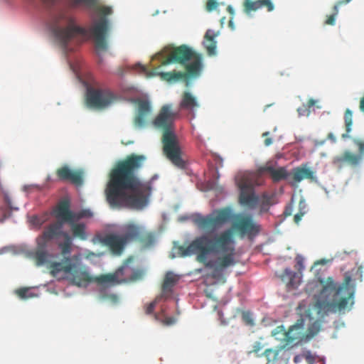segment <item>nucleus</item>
I'll return each instance as SVG.
<instances>
[{"label": "nucleus", "mask_w": 364, "mask_h": 364, "mask_svg": "<svg viewBox=\"0 0 364 364\" xmlns=\"http://www.w3.org/2000/svg\"><path fill=\"white\" fill-rule=\"evenodd\" d=\"M233 230L241 235H255L260 228L251 216H243L233 223L232 229L215 236L197 237L188 246H180L178 252L183 257L196 254L197 261L208 268L223 270L232 267L237 263Z\"/></svg>", "instance_id": "obj_1"}, {"label": "nucleus", "mask_w": 364, "mask_h": 364, "mask_svg": "<svg viewBox=\"0 0 364 364\" xmlns=\"http://www.w3.org/2000/svg\"><path fill=\"white\" fill-rule=\"evenodd\" d=\"M145 159L143 155L131 154L112 169L105 191L112 206L141 208L147 204L151 186L136 175Z\"/></svg>", "instance_id": "obj_2"}, {"label": "nucleus", "mask_w": 364, "mask_h": 364, "mask_svg": "<svg viewBox=\"0 0 364 364\" xmlns=\"http://www.w3.org/2000/svg\"><path fill=\"white\" fill-rule=\"evenodd\" d=\"M51 255L46 251H38L35 255L36 264L46 265L50 274L58 279H68L72 284L82 287L94 282L100 285L112 287L126 282L124 275V266L118 268L114 272L92 277L87 267L83 265L76 255L64 257L60 262H51Z\"/></svg>", "instance_id": "obj_3"}, {"label": "nucleus", "mask_w": 364, "mask_h": 364, "mask_svg": "<svg viewBox=\"0 0 364 364\" xmlns=\"http://www.w3.org/2000/svg\"><path fill=\"white\" fill-rule=\"evenodd\" d=\"M351 282V277L348 274L339 284L331 277L326 279L319 278L307 284L306 291L312 294L315 288L319 289L318 294H314L319 314L342 311L350 309L354 304L355 287Z\"/></svg>", "instance_id": "obj_4"}, {"label": "nucleus", "mask_w": 364, "mask_h": 364, "mask_svg": "<svg viewBox=\"0 0 364 364\" xmlns=\"http://www.w3.org/2000/svg\"><path fill=\"white\" fill-rule=\"evenodd\" d=\"M178 116L177 112L172 109V105H163L151 124L162 132L161 142L163 152L166 157L176 167L184 168L186 161L178 137L175 133V121Z\"/></svg>", "instance_id": "obj_5"}, {"label": "nucleus", "mask_w": 364, "mask_h": 364, "mask_svg": "<svg viewBox=\"0 0 364 364\" xmlns=\"http://www.w3.org/2000/svg\"><path fill=\"white\" fill-rule=\"evenodd\" d=\"M161 60V65L165 66L172 63H177L186 66V73L177 72H161L159 73L160 77L167 82H176L186 78L187 76H198L202 69V55L195 52L186 45H181L173 48L169 55L164 58L163 53L158 54Z\"/></svg>", "instance_id": "obj_6"}, {"label": "nucleus", "mask_w": 364, "mask_h": 364, "mask_svg": "<svg viewBox=\"0 0 364 364\" xmlns=\"http://www.w3.org/2000/svg\"><path fill=\"white\" fill-rule=\"evenodd\" d=\"M99 0H70L72 7L85 6L90 9H95L102 16L90 28V33L95 39V47L97 50H106L107 49V37L109 30V22L107 16L112 14L110 6H97Z\"/></svg>", "instance_id": "obj_7"}, {"label": "nucleus", "mask_w": 364, "mask_h": 364, "mask_svg": "<svg viewBox=\"0 0 364 364\" xmlns=\"http://www.w3.org/2000/svg\"><path fill=\"white\" fill-rule=\"evenodd\" d=\"M53 33L60 46L67 50L68 43L76 36H86L87 30L76 25L75 18L68 11H60L53 19Z\"/></svg>", "instance_id": "obj_8"}, {"label": "nucleus", "mask_w": 364, "mask_h": 364, "mask_svg": "<svg viewBox=\"0 0 364 364\" xmlns=\"http://www.w3.org/2000/svg\"><path fill=\"white\" fill-rule=\"evenodd\" d=\"M234 217L232 210L230 207L215 210L206 216L198 215L195 223L203 230H215L230 222Z\"/></svg>", "instance_id": "obj_9"}, {"label": "nucleus", "mask_w": 364, "mask_h": 364, "mask_svg": "<svg viewBox=\"0 0 364 364\" xmlns=\"http://www.w3.org/2000/svg\"><path fill=\"white\" fill-rule=\"evenodd\" d=\"M102 242L114 255H121L125 247L131 243L128 223L123 225L120 235L108 234L104 237Z\"/></svg>", "instance_id": "obj_10"}, {"label": "nucleus", "mask_w": 364, "mask_h": 364, "mask_svg": "<svg viewBox=\"0 0 364 364\" xmlns=\"http://www.w3.org/2000/svg\"><path fill=\"white\" fill-rule=\"evenodd\" d=\"M353 142L358 146V153L354 154L350 151H345L341 155L333 158V163L338 167L345 165L357 166L362 161L364 156V140L359 138H353Z\"/></svg>", "instance_id": "obj_11"}, {"label": "nucleus", "mask_w": 364, "mask_h": 364, "mask_svg": "<svg viewBox=\"0 0 364 364\" xmlns=\"http://www.w3.org/2000/svg\"><path fill=\"white\" fill-rule=\"evenodd\" d=\"M130 241L137 242L143 248H150L156 242V235L154 232L145 230V228L134 223H128Z\"/></svg>", "instance_id": "obj_12"}, {"label": "nucleus", "mask_w": 364, "mask_h": 364, "mask_svg": "<svg viewBox=\"0 0 364 364\" xmlns=\"http://www.w3.org/2000/svg\"><path fill=\"white\" fill-rule=\"evenodd\" d=\"M115 99V95L109 90H87V102L90 107L103 109L111 105Z\"/></svg>", "instance_id": "obj_13"}, {"label": "nucleus", "mask_w": 364, "mask_h": 364, "mask_svg": "<svg viewBox=\"0 0 364 364\" xmlns=\"http://www.w3.org/2000/svg\"><path fill=\"white\" fill-rule=\"evenodd\" d=\"M237 184L240 189V203L247 208H254L259 202V198L254 193H248L252 189L251 183L245 178H237Z\"/></svg>", "instance_id": "obj_14"}, {"label": "nucleus", "mask_w": 364, "mask_h": 364, "mask_svg": "<svg viewBox=\"0 0 364 364\" xmlns=\"http://www.w3.org/2000/svg\"><path fill=\"white\" fill-rule=\"evenodd\" d=\"M136 105V113L134 119V124L137 128L145 126L148 117L151 113V103L148 100L136 99L134 101Z\"/></svg>", "instance_id": "obj_15"}, {"label": "nucleus", "mask_w": 364, "mask_h": 364, "mask_svg": "<svg viewBox=\"0 0 364 364\" xmlns=\"http://www.w3.org/2000/svg\"><path fill=\"white\" fill-rule=\"evenodd\" d=\"M272 336L278 340H282L284 344L280 347V350L286 347L293 346L295 341L299 338V333L292 334V329L286 331L283 326L276 327L272 332Z\"/></svg>", "instance_id": "obj_16"}, {"label": "nucleus", "mask_w": 364, "mask_h": 364, "mask_svg": "<svg viewBox=\"0 0 364 364\" xmlns=\"http://www.w3.org/2000/svg\"><path fill=\"white\" fill-rule=\"evenodd\" d=\"M275 165L276 163L273 164L272 162H268L264 166H260L258 168V172L260 174L269 173L274 182H279L282 180L286 179L289 175L286 168L279 167L276 168Z\"/></svg>", "instance_id": "obj_17"}, {"label": "nucleus", "mask_w": 364, "mask_h": 364, "mask_svg": "<svg viewBox=\"0 0 364 364\" xmlns=\"http://www.w3.org/2000/svg\"><path fill=\"white\" fill-rule=\"evenodd\" d=\"M56 174L60 180L69 181L76 186L82 184V173L80 171H73L68 166L59 168Z\"/></svg>", "instance_id": "obj_18"}, {"label": "nucleus", "mask_w": 364, "mask_h": 364, "mask_svg": "<svg viewBox=\"0 0 364 364\" xmlns=\"http://www.w3.org/2000/svg\"><path fill=\"white\" fill-rule=\"evenodd\" d=\"M262 7H266L269 12L272 11L274 9L271 0H245L243 2V10L247 15Z\"/></svg>", "instance_id": "obj_19"}, {"label": "nucleus", "mask_w": 364, "mask_h": 364, "mask_svg": "<svg viewBox=\"0 0 364 364\" xmlns=\"http://www.w3.org/2000/svg\"><path fill=\"white\" fill-rule=\"evenodd\" d=\"M63 222L57 221L50 224L43 232L41 240L44 243L56 238L59 236H63L65 232L63 231Z\"/></svg>", "instance_id": "obj_20"}, {"label": "nucleus", "mask_w": 364, "mask_h": 364, "mask_svg": "<svg viewBox=\"0 0 364 364\" xmlns=\"http://www.w3.org/2000/svg\"><path fill=\"white\" fill-rule=\"evenodd\" d=\"M292 178L295 183H299L304 179H309L311 181H315L316 178L314 176V172L306 166L296 167L292 170Z\"/></svg>", "instance_id": "obj_21"}, {"label": "nucleus", "mask_w": 364, "mask_h": 364, "mask_svg": "<svg viewBox=\"0 0 364 364\" xmlns=\"http://www.w3.org/2000/svg\"><path fill=\"white\" fill-rule=\"evenodd\" d=\"M56 218L60 219V222H68L71 223L75 220V214L70 210V205L67 201L62 202L56 209Z\"/></svg>", "instance_id": "obj_22"}, {"label": "nucleus", "mask_w": 364, "mask_h": 364, "mask_svg": "<svg viewBox=\"0 0 364 364\" xmlns=\"http://www.w3.org/2000/svg\"><path fill=\"white\" fill-rule=\"evenodd\" d=\"M198 107H199V103L197 98L191 92H184L179 103L180 109L193 112Z\"/></svg>", "instance_id": "obj_23"}, {"label": "nucleus", "mask_w": 364, "mask_h": 364, "mask_svg": "<svg viewBox=\"0 0 364 364\" xmlns=\"http://www.w3.org/2000/svg\"><path fill=\"white\" fill-rule=\"evenodd\" d=\"M217 36L218 33L210 29H208L205 34L203 44L210 55L215 54L217 42L215 38Z\"/></svg>", "instance_id": "obj_24"}, {"label": "nucleus", "mask_w": 364, "mask_h": 364, "mask_svg": "<svg viewBox=\"0 0 364 364\" xmlns=\"http://www.w3.org/2000/svg\"><path fill=\"white\" fill-rule=\"evenodd\" d=\"M344 123L346 132L342 134L341 137L343 139L350 138V133L352 131L353 126V112L350 109H346L344 112Z\"/></svg>", "instance_id": "obj_25"}, {"label": "nucleus", "mask_w": 364, "mask_h": 364, "mask_svg": "<svg viewBox=\"0 0 364 364\" xmlns=\"http://www.w3.org/2000/svg\"><path fill=\"white\" fill-rule=\"evenodd\" d=\"M178 280V277L173 272H167L162 284L163 291H171L172 288L176 284Z\"/></svg>", "instance_id": "obj_26"}, {"label": "nucleus", "mask_w": 364, "mask_h": 364, "mask_svg": "<svg viewBox=\"0 0 364 364\" xmlns=\"http://www.w3.org/2000/svg\"><path fill=\"white\" fill-rule=\"evenodd\" d=\"M70 224L73 236L81 240H85L87 237L85 225L83 223H73V222Z\"/></svg>", "instance_id": "obj_27"}, {"label": "nucleus", "mask_w": 364, "mask_h": 364, "mask_svg": "<svg viewBox=\"0 0 364 364\" xmlns=\"http://www.w3.org/2000/svg\"><path fill=\"white\" fill-rule=\"evenodd\" d=\"M350 1L351 0H340L337 1L333 8V13L331 15L327 16L325 24L333 26L336 23V17L338 14V7L342 5L348 4Z\"/></svg>", "instance_id": "obj_28"}, {"label": "nucleus", "mask_w": 364, "mask_h": 364, "mask_svg": "<svg viewBox=\"0 0 364 364\" xmlns=\"http://www.w3.org/2000/svg\"><path fill=\"white\" fill-rule=\"evenodd\" d=\"M296 278V273L292 272L289 269H285L282 277L283 281H287V286L291 289H296L299 285V283H296L294 281Z\"/></svg>", "instance_id": "obj_29"}, {"label": "nucleus", "mask_w": 364, "mask_h": 364, "mask_svg": "<svg viewBox=\"0 0 364 364\" xmlns=\"http://www.w3.org/2000/svg\"><path fill=\"white\" fill-rule=\"evenodd\" d=\"M63 237H64V241L59 243L58 246L61 250L62 254L66 255L71 252L72 239L67 232L63 233Z\"/></svg>", "instance_id": "obj_30"}, {"label": "nucleus", "mask_w": 364, "mask_h": 364, "mask_svg": "<svg viewBox=\"0 0 364 364\" xmlns=\"http://www.w3.org/2000/svg\"><path fill=\"white\" fill-rule=\"evenodd\" d=\"M316 103V100L309 99L306 104H303L297 109L299 116H309L311 113L310 109L314 107Z\"/></svg>", "instance_id": "obj_31"}, {"label": "nucleus", "mask_w": 364, "mask_h": 364, "mask_svg": "<svg viewBox=\"0 0 364 364\" xmlns=\"http://www.w3.org/2000/svg\"><path fill=\"white\" fill-rule=\"evenodd\" d=\"M304 325V319L300 318L297 320L296 323L294 325L289 328V329H292V334H294L295 333H299V338L295 341V343H297L299 341H302L303 338H304V335L303 333Z\"/></svg>", "instance_id": "obj_32"}, {"label": "nucleus", "mask_w": 364, "mask_h": 364, "mask_svg": "<svg viewBox=\"0 0 364 364\" xmlns=\"http://www.w3.org/2000/svg\"><path fill=\"white\" fill-rule=\"evenodd\" d=\"M47 220V215L43 216H37L33 215L31 217H28V223L33 226V228H39Z\"/></svg>", "instance_id": "obj_33"}, {"label": "nucleus", "mask_w": 364, "mask_h": 364, "mask_svg": "<svg viewBox=\"0 0 364 364\" xmlns=\"http://www.w3.org/2000/svg\"><path fill=\"white\" fill-rule=\"evenodd\" d=\"M273 198V196L269 195L267 193H264L262 195V201H261V212H265L268 210L269 206L272 203V200Z\"/></svg>", "instance_id": "obj_34"}, {"label": "nucleus", "mask_w": 364, "mask_h": 364, "mask_svg": "<svg viewBox=\"0 0 364 364\" xmlns=\"http://www.w3.org/2000/svg\"><path fill=\"white\" fill-rule=\"evenodd\" d=\"M279 351V350L268 348L262 355L266 357L268 362L275 361L277 359Z\"/></svg>", "instance_id": "obj_35"}, {"label": "nucleus", "mask_w": 364, "mask_h": 364, "mask_svg": "<svg viewBox=\"0 0 364 364\" xmlns=\"http://www.w3.org/2000/svg\"><path fill=\"white\" fill-rule=\"evenodd\" d=\"M22 249L21 247H16V246H6L3 247L0 250V253H11V255H18L21 253Z\"/></svg>", "instance_id": "obj_36"}, {"label": "nucleus", "mask_w": 364, "mask_h": 364, "mask_svg": "<svg viewBox=\"0 0 364 364\" xmlns=\"http://www.w3.org/2000/svg\"><path fill=\"white\" fill-rule=\"evenodd\" d=\"M320 331V324L316 321L308 328V333L306 336V338H311L316 335Z\"/></svg>", "instance_id": "obj_37"}, {"label": "nucleus", "mask_w": 364, "mask_h": 364, "mask_svg": "<svg viewBox=\"0 0 364 364\" xmlns=\"http://www.w3.org/2000/svg\"><path fill=\"white\" fill-rule=\"evenodd\" d=\"M218 5V3L217 2V0H207L205 8L206 10L210 12L215 10Z\"/></svg>", "instance_id": "obj_38"}, {"label": "nucleus", "mask_w": 364, "mask_h": 364, "mask_svg": "<svg viewBox=\"0 0 364 364\" xmlns=\"http://www.w3.org/2000/svg\"><path fill=\"white\" fill-rule=\"evenodd\" d=\"M103 298L109 300L113 304H117L119 302V297L114 294H106Z\"/></svg>", "instance_id": "obj_39"}, {"label": "nucleus", "mask_w": 364, "mask_h": 364, "mask_svg": "<svg viewBox=\"0 0 364 364\" xmlns=\"http://www.w3.org/2000/svg\"><path fill=\"white\" fill-rule=\"evenodd\" d=\"M262 348H263V346L262 345V343L260 342H256V343H255V344L253 346V348H252V352H253L255 354H257V355L258 357H260L262 355V354H259V353L262 350Z\"/></svg>", "instance_id": "obj_40"}, {"label": "nucleus", "mask_w": 364, "mask_h": 364, "mask_svg": "<svg viewBox=\"0 0 364 364\" xmlns=\"http://www.w3.org/2000/svg\"><path fill=\"white\" fill-rule=\"evenodd\" d=\"M156 301H154L151 303H149L145 308V312L146 314H151L154 312V310L156 306Z\"/></svg>", "instance_id": "obj_41"}, {"label": "nucleus", "mask_w": 364, "mask_h": 364, "mask_svg": "<svg viewBox=\"0 0 364 364\" xmlns=\"http://www.w3.org/2000/svg\"><path fill=\"white\" fill-rule=\"evenodd\" d=\"M176 318L174 317H166L161 320V323L165 326H171L175 323Z\"/></svg>", "instance_id": "obj_42"}, {"label": "nucleus", "mask_w": 364, "mask_h": 364, "mask_svg": "<svg viewBox=\"0 0 364 364\" xmlns=\"http://www.w3.org/2000/svg\"><path fill=\"white\" fill-rule=\"evenodd\" d=\"M132 70H137L139 73H146V67H145L144 65H143L140 64V63H137V64H136V65H133V66L132 67Z\"/></svg>", "instance_id": "obj_43"}, {"label": "nucleus", "mask_w": 364, "mask_h": 364, "mask_svg": "<svg viewBox=\"0 0 364 364\" xmlns=\"http://www.w3.org/2000/svg\"><path fill=\"white\" fill-rule=\"evenodd\" d=\"M304 357L305 358L308 364L314 363V357L310 353H307L306 354L304 355Z\"/></svg>", "instance_id": "obj_44"}, {"label": "nucleus", "mask_w": 364, "mask_h": 364, "mask_svg": "<svg viewBox=\"0 0 364 364\" xmlns=\"http://www.w3.org/2000/svg\"><path fill=\"white\" fill-rule=\"evenodd\" d=\"M305 214V212L300 210L298 213L294 215V220L296 223H299L301 220L302 217Z\"/></svg>", "instance_id": "obj_45"}, {"label": "nucleus", "mask_w": 364, "mask_h": 364, "mask_svg": "<svg viewBox=\"0 0 364 364\" xmlns=\"http://www.w3.org/2000/svg\"><path fill=\"white\" fill-rule=\"evenodd\" d=\"M296 264L299 267V269L301 270L304 268V259L301 256H298L296 258Z\"/></svg>", "instance_id": "obj_46"}, {"label": "nucleus", "mask_w": 364, "mask_h": 364, "mask_svg": "<svg viewBox=\"0 0 364 364\" xmlns=\"http://www.w3.org/2000/svg\"><path fill=\"white\" fill-rule=\"evenodd\" d=\"M90 215V213L89 210H82L78 213V215H75V219H80L84 217H88Z\"/></svg>", "instance_id": "obj_47"}, {"label": "nucleus", "mask_w": 364, "mask_h": 364, "mask_svg": "<svg viewBox=\"0 0 364 364\" xmlns=\"http://www.w3.org/2000/svg\"><path fill=\"white\" fill-rule=\"evenodd\" d=\"M10 210H5L2 213L1 216L0 217L1 222H3L6 218H9L11 216Z\"/></svg>", "instance_id": "obj_48"}, {"label": "nucleus", "mask_w": 364, "mask_h": 364, "mask_svg": "<svg viewBox=\"0 0 364 364\" xmlns=\"http://www.w3.org/2000/svg\"><path fill=\"white\" fill-rule=\"evenodd\" d=\"M293 207L291 205L287 206L284 212L286 216H289L292 214Z\"/></svg>", "instance_id": "obj_49"}, {"label": "nucleus", "mask_w": 364, "mask_h": 364, "mask_svg": "<svg viewBox=\"0 0 364 364\" xmlns=\"http://www.w3.org/2000/svg\"><path fill=\"white\" fill-rule=\"evenodd\" d=\"M14 293L20 298L23 299V287H19L14 291Z\"/></svg>", "instance_id": "obj_50"}, {"label": "nucleus", "mask_w": 364, "mask_h": 364, "mask_svg": "<svg viewBox=\"0 0 364 364\" xmlns=\"http://www.w3.org/2000/svg\"><path fill=\"white\" fill-rule=\"evenodd\" d=\"M327 138L331 140L333 143H336V139L333 133H328L327 135Z\"/></svg>", "instance_id": "obj_51"}, {"label": "nucleus", "mask_w": 364, "mask_h": 364, "mask_svg": "<svg viewBox=\"0 0 364 364\" xmlns=\"http://www.w3.org/2000/svg\"><path fill=\"white\" fill-rule=\"evenodd\" d=\"M304 358V355H297L294 358V363H299Z\"/></svg>", "instance_id": "obj_52"}, {"label": "nucleus", "mask_w": 364, "mask_h": 364, "mask_svg": "<svg viewBox=\"0 0 364 364\" xmlns=\"http://www.w3.org/2000/svg\"><path fill=\"white\" fill-rule=\"evenodd\" d=\"M264 143L265 146H268L272 144V140L271 138L267 137L264 139Z\"/></svg>", "instance_id": "obj_53"}, {"label": "nucleus", "mask_w": 364, "mask_h": 364, "mask_svg": "<svg viewBox=\"0 0 364 364\" xmlns=\"http://www.w3.org/2000/svg\"><path fill=\"white\" fill-rule=\"evenodd\" d=\"M29 291L30 289L28 288H26L24 287V291H23V294H24V299L27 298V297H31L32 296L30 294H29Z\"/></svg>", "instance_id": "obj_54"}, {"label": "nucleus", "mask_w": 364, "mask_h": 364, "mask_svg": "<svg viewBox=\"0 0 364 364\" xmlns=\"http://www.w3.org/2000/svg\"><path fill=\"white\" fill-rule=\"evenodd\" d=\"M227 11L228 12L231 14L232 16L234 15L235 14V11H234V9L232 8V6L229 5L228 7H227Z\"/></svg>", "instance_id": "obj_55"}, {"label": "nucleus", "mask_w": 364, "mask_h": 364, "mask_svg": "<svg viewBox=\"0 0 364 364\" xmlns=\"http://www.w3.org/2000/svg\"><path fill=\"white\" fill-rule=\"evenodd\" d=\"M7 203H8V205H9V207L10 210H13V209H14V210H18V208H14V207L12 205L11 203L9 200H8V202H7Z\"/></svg>", "instance_id": "obj_56"}, {"label": "nucleus", "mask_w": 364, "mask_h": 364, "mask_svg": "<svg viewBox=\"0 0 364 364\" xmlns=\"http://www.w3.org/2000/svg\"><path fill=\"white\" fill-rule=\"evenodd\" d=\"M229 26L231 27V28H233V26H232V18L229 21Z\"/></svg>", "instance_id": "obj_57"}, {"label": "nucleus", "mask_w": 364, "mask_h": 364, "mask_svg": "<svg viewBox=\"0 0 364 364\" xmlns=\"http://www.w3.org/2000/svg\"><path fill=\"white\" fill-rule=\"evenodd\" d=\"M268 134H269V132H264V133L262 134V136H263V137H265V136H268Z\"/></svg>", "instance_id": "obj_58"}, {"label": "nucleus", "mask_w": 364, "mask_h": 364, "mask_svg": "<svg viewBox=\"0 0 364 364\" xmlns=\"http://www.w3.org/2000/svg\"><path fill=\"white\" fill-rule=\"evenodd\" d=\"M154 318L156 320H159V316L157 314L154 315Z\"/></svg>", "instance_id": "obj_59"}]
</instances>
